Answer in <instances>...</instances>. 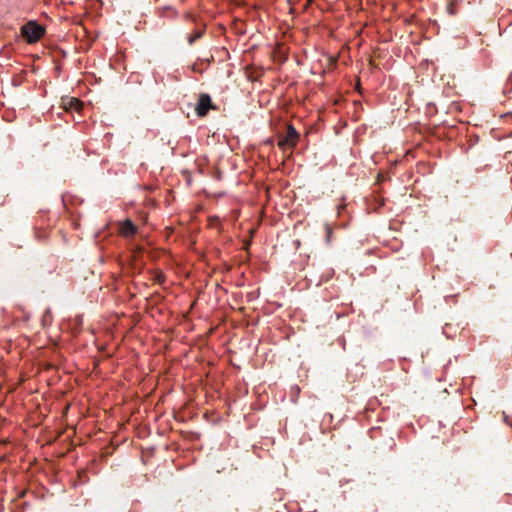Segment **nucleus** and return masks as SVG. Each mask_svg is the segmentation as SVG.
<instances>
[{
  "mask_svg": "<svg viewBox=\"0 0 512 512\" xmlns=\"http://www.w3.org/2000/svg\"><path fill=\"white\" fill-rule=\"evenodd\" d=\"M119 231L123 237L130 238L137 233L138 227L130 219H126L119 224Z\"/></svg>",
  "mask_w": 512,
  "mask_h": 512,
  "instance_id": "4",
  "label": "nucleus"
},
{
  "mask_svg": "<svg viewBox=\"0 0 512 512\" xmlns=\"http://www.w3.org/2000/svg\"><path fill=\"white\" fill-rule=\"evenodd\" d=\"M448 11L450 14H453V8L448 7Z\"/></svg>",
  "mask_w": 512,
  "mask_h": 512,
  "instance_id": "11",
  "label": "nucleus"
},
{
  "mask_svg": "<svg viewBox=\"0 0 512 512\" xmlns=\"http://www.w3.org/2000/svg\"><path fill=\"white\" fill-rule=\"evenodd\" d=\"M326 232H327V242H329L330 238H331V233H332L331 227L329 225L326 226Z\"/></svg>",
  "mask_w": 512,
  "mask_h": 512,
  "instance_id": "8",
  "label": "nucleus"
},
{
  "mask_svg": "<svg viewBox=\"0 0 512 512\" xmlns=\"http://www.w3.org/2000/svg\"><path fill=\"white\" fill-rule=\"evenodd\" d=\"M164 278H165V277H164V275H163L162 273H160V274H158V275L156 276V280H157L158 282H163V281H164Z\"/></svg>",
  "mask_w": 512,
  "mask_h": 512,
  "instance_id": "9",
  "label": "nucleus"
},
{
  "mask_svg": "<svg viewBox=\"0 0 512 512\" xmlns=\"http://www.w3.org/2000/svg\"><path fill=\"white\" fill-rule=\"evenodd\" d=\"M204 34V28L197 29L187 37L189 45H193L196 40L200 39Z\"/></svg>",
  "mask_w": 512,
  "mask_h": 512,
  "instance_id": "5",
  "label": "nucleus"
},
{
  "mask_svg": "<svg viewBox=\"0 0 512 512\" xmlns=\"http://www.w3.org/2000/svg\"><path fill=\"white\" fill-rule=\"evenodd\" d=\"M504 421L506 424L512 426V418L509 417L505 412H503Z\"/></svg>",
  "mask_w": 512,
  "mask_h": 512,
  "instance_id": "7",
  "label": "nucleus"
},
{
  "mask_svg": "<svg viewBox=\"0 0 512 512\" xmlns=\"http://www.w3.org/2000/svg\"><path fill=\"white\" fill-rule=\"evenodd\" d=\"M211 105H212V101H211L210 96L208 94H202L199 97L198 103L196 106L197 115L200 117L205 116L208 113Z\"/></svg>",
  "mask_w": 512,
  "mask_h": 512,
  "instance_id": "3",
  "label": "nucleus"
},
{
  "mask_svg": "<svg viewBox=\"0 0 512 512\" xmlns=\"http://www.w3.org/2000/svg\"><path fill=\"white\" fill-rule=\"evenodd\" d=\"M299 137L300 135L296 131V129L292 125H289L287 126V131L285 135L279 139L278 146L282 150H285L287 148L293 149L297 145Z\"/></svg>",
  "mask_w": 512,
  "mask_h": 512,
  "instance_id": "2",
  "label": "nucleus"
},
{
  "mask_svg": "<svg viewBox=\"0 0 512 512\" xmlns=\"http://www.w3.org/2000/svg\"><path fill=\"white\" fill-rule=\"evenodd\" d=\"M509 84L512 86V73H510V75H509V77H508V80H507V83H506V87H507Z\"/></svg>",
  "mask_w": 512,
  "mask_h": 512,
  "instance_id": "10",
  "label": "nucleus"
},
{
  "mask_svg": "<svg viewBox=\"0 0 512 512\" xmlns=\"http://www.w3.org/2000/svg\"><path fill=\"white\" fill-rule=\"evenodd\" d=\"M45 34V27L35 20H30L21 27V35L27 43L38 42Z\"/></svg>",
  "mask_w": 512,
  "mask_h": 512,
  "instance_id": "1",
  "label": "nucleus"
},
{
  "mask_svg": "<svg viewBox=\"0 0 512 512\" xmlns=\"http://www.w3.org/2000/svg\"><path fill=\"white\" fill-rule=\"evenodd\" d=\"M51 321H52L51 311H50V309H46L43 314V317H42V324H43V326H46V325L50 324Z\"/></svg>",
  "mask_w": 512,
  "mask_h": 512,
  "instance_id": "6",
  "label": "nucleus"
}]
</instances>
